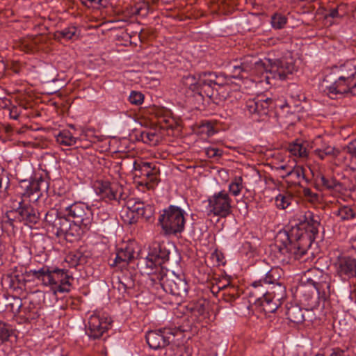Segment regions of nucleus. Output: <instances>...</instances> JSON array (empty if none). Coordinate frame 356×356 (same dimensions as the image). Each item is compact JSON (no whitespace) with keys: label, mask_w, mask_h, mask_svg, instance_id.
Here are the masks:
<instances>
[{"label":"nucleus","mask_w":356,"mask_h":356,"mask_svg":"<svg viewBox=\"0 0 356 356\" xmlns=\"http://www.w3.org/2000/svg\"><path fill=\"white\" fill-rule=\"evenodd\" d=\"M319 226L320 217L311 211L296 213L287 229L280 232L275 238L279 251L289 259L306 261L303 257L318 234Z\"/></svg>","instance_id":"1"},{"label":"nucleus","mask_w":356,"mask_h":356,"mask_svg":"<svg viewBox=\"0 0 356 356\" xmlns=\"http://www.w3.org/2000/svg\"><path fill=\"white\" fill-rule=\"evenodd\" d=\"M324 91L331 99H337L339 95L356 92V65L348 60L335 66L332 72L323 79Z\"/></svg>","instance_id":"2"},{"label":"nucleus","mask_w":356,"mask_h":356,"mask_svg":"<svg viewBox=\"0 0 356 356\" xmlns=\"http://www.w3.org/2000/svg\"><path fill=\"white\" fill-rule=\"evenodd\" d=\"M42 185H47L42 178L32 181L23 180L20 183V188L24 191L20 193L21 200L17 202V211L18 221L23 222L26 225L32 226L40 220L39 212L29 202H35L40 198Z\"/></svg>","instance_id":"3"},{"label":"nucleus","mask_w":356,"mask_h":356,"mask_svg":"<svg viewBox=\"0 0 356 356\" xmlns=\"http://www.w3.org/2000/svg\"><path fill=\"white\" fill-rule=\"evenodd\" d=\"M184 213L183 209L175 205H170L162 211L158 218V224L161 227L165 235L176 236L184 231Z\"/></svg>","instance_id":"4"},{"label":"nucleus","mask_w":356,"mask_h":356,"mask_svg":"<svg viewBox=\"0 0 356 356\" xmlns=\"http://www.w3.org/2000/svg\"><path fill=\"white\" fill-rule=\"evenodd\" d=\"M258 65L265 71L266 74L265 77L268 81L270 79L285 80L296 70L295 63L291 58H266L261 63H258Z\"/></svg>","instance_id":"5"},{"label":"nucleus","mask_w":356,"mask_h":356,"mask_svg":"<svg viewBox=\"0 0 356 356\" xmlns=\"http://www.w3.org/2000/svg\"><path fill=\"white\" fill-rule=\"evenodd\" d=\"M209 214L225 218L232 213V199L227 192L222 190L215 193L207 199Z\"/></svg>","instance_id":"6"},{"label":"nucleus","mask_w":356,"mask_h":356,"mask_svg":"<svg viewBox=\"0 0 356 356\" xmlns=\"http://www.w3.org/2000/svg\"><path fill=\"white\" fill-rule=\"evenodd\" d=\"M68 218L72 222L82 225L83 227L90 229L93 220L94 211L83 202H74L64 209Z\"/></svg>","instance_id":"7"},{"label":"nucleus","mask_w":356,"mask_h":356,"mask_svg":"<svg viewBox=\"0 0 356 356\" xmlns=\"http://www.w3.org/2000/svg\"><path fill=\"white\" fill-rule=\"evenodd\" d=\"M161 285L164 291L175 296L182 298L188 293V286L185 279L172 272L161 277Z\"/></svg>","instance_id":"8"},{"label":"nucleus","mask_w":356,"mask_h":356,"mask_svg":"<svg viewBox=\"0 0 356 356\" xmlns=\"http://www.w3.org/2000/svg\"><path fill=\"white\" fill-rule=\"evenodd\" d=\"M275 106L272 98L257 96L245 102V111L250 115L261 118L268 115L275 108Z\"/></svg>","instance_id":"9"},{"label":"nucleus","mask_w":356,"mask_h":356,"mask_svg":"<svg viewBox=\"0 0 356 356\" xmlns=\"http://www.w3.org/2000/svg\"><path fill=\"white\" fill-rule=\"evenodd\" d=\"M70 280H73L72 275L68 270L59 268L51 269L49 266V273L47 274L45 285L53 286L56 291L60 293L68 292L70 290Z\"/></svg>","instance_id":"10"},{"label":"nucleus","mask_w":356,"mask_h":356,"mask_svg":"<svg viewBox=\"0 0 356 356\" xmlns=\"http://www.w3.org/2000/svg\"><path fill=\"white\" fill-rule=\"evenodd\" d=\"M112 321L106 314H95L90 316L86 334L90 338H100L111 325Z\"/></svg>","instance_id":"11"},{"label":"nucleus","mask_w":356,"mask_h":356,"mask_svg":"<svg viewBox=\"0 0 356 356\" xmlns=\"http://www.w3.org/2000/svg\"><path fill=\"white\" fill-rule=\"evenodd\" d=\"M222 75L218 76L212 72H203L197 76V94L202 97L211 98L214 94V86L222 85L219 81Z\"/></svg>","instance_id":"12"},{"label":"nucleus","mask_w":356,"mask_h":356,"mask_svg":"<svg viewBox=\"0 0 356 356\" xmlns=\"http://www.w3.org/2000/svg\"><path fill=\"white\" fill-rule=\"evenodd\" d=\"M95 191L106 202L111 200L120 201L124 200L126 197L124 195L122 186L108 181H97L95 182Z\"/></svg>","instance_id":"13"},{"label":"nucleus","mask_w":356,"mask_h":356,"mask_svg":"<svg viewBox=\"0 0 356 356\" xmlns=\"http://www.w3.org/2000/svg\"><path fill=\"white\" fill-rule=\"evenodd\" d=\"M175 334L170 328L152 330L146 334L145 338L149 346L152 349L165 348L173 340Z\"/></svg>","instance_id":"14"},{"label":"nucleus","mask_w":356,"mask_h":356,"mask_svg":"<svg viewBox=\"0 0 356 356\" xmlns=\"http://www.w3.org/2000/svg\"><path fill=\"white\" fill-rule=\"evenodd\" d=\"M66 212L63 214L56 209L47 211L44 217L45 222L52 227V231L57 236H63L67 231V227L70 220L66 217Z\"/></svg>","instance_id":"15"},{"label":"nucleus","mask_w":356,"mask_h":356,"mask_svg":"<svg viewBox=\"0 0 356 356\" xmlns=\"http://www.w3.org/2000/svg\"><path fill=\"white\" fill-rule=\"evenodd\" d=\"M329 276L327 273L318 268H311L305 275V284H301L298 287V291L300 294L306 296L307 292H309L310 288L311 289H314L316 285L321 284V281L327 279Z\"/></svg>","instance_id":"16"},{"label":"nucleus","mask_w":356,"mask_h":356,"mask_svg":"<svg viewBox=\"0 0 356 356\" xmlns=\"http://www.w3.org/2000/svg\"><path fill=\"white\" fill-rule=\"evenodd\" d=\"M329 276L327 273L318 268H311L305 275V284H301L298 287V291L300 294L306 296L307 292H309L310 288L311 289H314L316 285L321 284V281L327 279Z\"/></svg>","instance_id":"17"},{"label":"nucleus","mask_w":356,"mask_h":356,"mask_svg":"<svg viewBox=\"0 0 356 356\" xmlns=\"http://www.w3.org/2000/svg\"><path fill=\"white\" fill-rule=\"evenodd\" d=\"M336 272L341 278L356 277V259L349 257H339L335 264Z\"/></svg>","instance_id":"18"},{"label":"nucleus","mask_w":356,"mask_h":356,"mask_svg":"<svg viewBox=\"0 0 356 356\" xmlns=\"http://www.w3.org/2000/svg\"><path fill=\"white\" fill-rule=\"evenodd\" d=\"M314 143L318 147L314 149V152L321 160H323L326 156L333 158L339 156L340 150L325 143L321 136L316 137Z\"/></svg>","instance_id":"19"},{"label":"nucleus","mask_w":356,"mask_h":356,"mask_svg":"<svg viewBox=\"0 0 356 356\" xmlns=\"http://www.w3.org/2000/svg\"><path fill=\"white\" fill-rule=\"evenodd\" d=\"M281 271L282 270L279 268H273L266 274V277L264 280L254 281L252 284V286L255 290L254 293H256L258 291L263 289L262 287L264 286V284L270 286V285L273 286L280 283V280L281 278Z\"/></svg>","instance_id":"20"},{"label":"nucleus","mask_w":356,"mask_h":356,"mask_svg":"<svg viewBox=\"0 0 356 356\" xmlns=\"http://www.w3.org/2000/svg\"><path fill=\"white\" fill-rule=\"evenodd\" d=\"M112 285L120 294H124L128 290L134 288L135 281L130 273H123L120 276L112 278Z\"/></svg>","instance_id":"21"},{"label":"nucleus","mask_w":356,"mask_h":356,"mask_svg":"<svg viewBox=\"0 0 356 356\" xmlns=\"http://www.w3.org/2000/svg\"><path fill=\"white\" fill-rule=\"evenodd\" d=\"M333 289H331V277L321 281V284L316 285L314 289L309 290L308 294H306V300L312 298L315 292L317 293L318 298L325 300L330 295Z\"/></svg>","instance_id":"22"},{"label":"nucleus","mask_w":356,"mask_h":356,"mask_svg":"<svg viewBox=\"0 0 356 356\" xmlns=\"http://www.w3.org/2000/svg\"><path fill=\"white\" fill-rule=\"evenodd\" d=\"M251 70L252 65L248 64L247 63H238L235 61L228 66L227 70L229 74H227L225 77H230L234 79L243 78L245 75L248 74Z\"/></svg>","instance_id":"23"},{"label":"nucleus","mask_w":356,"mask_h":356,"mask_svg":"<svg viewBox=\"0 0 356 356\" xmlns=\"http://www.w3.org/2000/svg\"><path fill=\"white\" fill-rule=\"evenodd\" d=\"M159 174V169L156 167V164L151 163L150 168H148L144 178L142 180H139L138 183L140 186H145L149 189L152 188L158 183Z\"/></svg>","instance_id":"24"},{"label":"nucleus","mask_w":356,"mask_h":356,"mask_svg":"<svg viewBox=\"0 0 356 356\" xmlns=\"http://www.w3.org/2000/svg\"><path fill=\"white\" fill-rule=\"evenodd\" d=\"M83 227L79 223L70 222L67 227V231L64 232L63 236L70 242L77 241L85 232L89 230L84 229Z\"/></svg>","instance_id":"25"},{"label":"nucleus","mask_w":356,"mask_h":356,"mask_svg":"<svg viewBox=\"0 0 356 356\" xmlns=\"http://www.w3.org/2000/svg\"><path fill=\"white\" fill-rule=\"evenodd\" d=\"M134 248L129 245H126L125 247L118 251L113 263L111 266H115L122 264V266H124L134 258Z\"/></svg>","instance_id":"26"},{"label":"nucleus","mask_w":356,"mask_h":356,"mask_svg":"<svg viewBox=\"0 0 356 356\" xmlns=\"http://www.w3.org/2000/svg\"><path fill=\"white\" fill-rule=\"evenodd\" d=\"M282 178H289V181L294 185H301L302 180L308 181L305 176V169L302 166L296 165L282 175Z\"/></svg>","instance_id":"27"},{"label":"nucleus","mask_w":356,"mask_h":356,"mask_svg":"<svg viewBox=\"0 0 356 356\" xmlns=\"http://www.w3.org/2000/svg\"><path fill=\"white\" fill-rule=\"evenodd\" d=\"M269 294H261L262 296L257 299V303L262 307L265 313L275 312L281 305V300H275V298L270 297Z\"/></svg>","instance_id":"28"},{"label":"nucleus","mask_w":356,"mask_h":356,"mask_svg":"<svg viewBox=\"0 0 356 356\" xmlns=\"http://www.w3.org/2000/svg\"><path fill=\"white\" fill-rule=\"evenodd\" d=\"M208 302L205 299H199L197 301L189 302L186 309L195 317L204 316L208 309Z\"/></svg>","instance_id":"29"},{"label":"nucleus","mask_w":356,"mask_h":356,"mask_svg":"<svg viewBox=\"0 0 356 356\" xmlns=\"http://www.w3.org/2000/svg\"><path fill=\"white\" fill-rule=\"evenodd\" d=\"M138 266L146 274L154 273L157 268H161V264L156 260V257H153L151 253H149L145 258H142L139 260Z\"/></svg>","instance_id":"30"},{"label":"nucleus","mask_w":356,"mask_h":356,"mask_svg":"<svg viewBox=\"0 0 356 356\" xmlns=\"http://www.w3.org/2000/svg\"><path fill=\"white\" fill-rule=\"evenodd\" d=\"M286 315L291 322L296 324L302 323L305 321L304 311L298 305L287 307Z\"/></svg>","instance_id":"31"},{"label":"nucleus","mask_w":356,"mask_h":356,"mask_svg":"<svg viewBox=\"0 0 356 356\" xmlns=\"http://www.w3.org/2000/svg\"><path fill=\"white\" fill-rule=\"evenodd\" d=\"M81 31L78 28L74 25L69 26L62 30L57 31L55 33V37L60 39H65L67 40H76L80 36Z\"/></svg>","instance_id":"32"},{"label":"nucleus","mask_w":356,"mask_h":356,"mask_svg":"<svg viewBox=\"0 0 356 356\" xmlns=\"http://www.w3.org/2000/svg\"><path fill=\"white\" fill-rule=\"evenodd\" d=\"M257 293L260 294L270 293V297L275 298V300H281L285 297V287L281 283H278L273 286H268L266 289H261Z\"/></svg>","instance_id":"33"},{"label":"nucleus","mask_w":356,"mask_h":356,"mask_svg":"<svg viewBox=\"0 0 356 356\" xmlns=\"http://www.w3.org/2000/svg\"><path fill=\"white\" fill-rule=\"evenodd\" d=\"M135 212L137 215L144 218L147 221L149 222L153 219L154 209L150 205L144 207L143 203H136L133 210L130 211V213L133 215Z\"/></svg>","instance_id":"34"},{"label":"nucleus","mask_w":356,"mask_h":356,"mask_svg":"<svg viewBox=\"0 0 356 356\" xmlns=\"http://www.w3.org/2000/svg\"><path fill=\"white\" fill-rule=\"evenodd\" d=\"M288 150L294 156L300 158H305L308 155L306 142H300L296 140L290 143L288 147Z\"/></svg>","instance_id":"35"},{"label":"nucleus","mask_w":356,"mask_h":356,"mask_svg":"<svg viewBox=\"0 0 356 356\" xmlns=\"http://www.w3.org/2000/svg\"><path fill=\"white\" fill-rule=\"evenodd\" d=\"M58 143L65 146H72L76 143L77 138L67 129L60 131L56 136Z\"/></svg>","instance_id":"36"},{"label":"nucleus","mask_w":356,"mask_h":356,"mask_svg":"<svg viewBox=\"0 0 356 356\" xmlns=\"http://www.w3.org/2000/svg\"><path fill=\"white\" fill-rule=\"evenodd\" d=\"M152 162H147L143 161H135L133 166V175L135 179H139L142 180L147 172L149 168H150Z\"/></svg>","instance_id":"37"},{"label":"nucleus","mask_w":356,"mask_h":356,"mask_svg":"<svg viewBox=\"0 0 356 356\" xmlns=\"http://www.w3.org/2000/svg\"><path fill=\"white\" fill-rule=\"evenodd\" d=\"M22 305V300L19 297L10 296L6 298V307L15 315L19 314Z\"/></svg>","instance_id":"38"},{"label":"nucleus","mask_w":356,"mask_h":356,"mask_svg":"<svg viewBox=\"0 0 356 356\" xmlns=\"http://www.w3.org/2000/svg\"><path fill=\"white\" fill-rule=\"evenodd\" d=\"M4 281L8 283L10 288H21L25 284V280L22 275L15 273H10L6 275Z\"/></svg>","instance_id":"39"},{"label":"nucleus","mask_w":356,"mask_h":356,"mask_svg":"<svg viewBox=\"0 0 356 356\" xmlns=\"http://www.w3.org/2000/svg\"><path fill=\"white\" fill-rule=\"evenodd\" d=\"M152 255L156 257V260L159 261L161 266L169 260L170 252L165 247L159 245L158 248H155L152 252Z\"/></svg>","instance_id":"40"},{"label":"nucleus","mask_w":356,"mask_h":356,"mask_svg":"<svg viewBox=\"0 0 356 356\" xmlns=\"http://www.w3.org/2000/svg\"><path fill=\"white\" fill-rule=\"evenodd\" d=\"M65 261L71 267H76L86 263V258L81 252L70 253L66 257Z\"/></svg>","instance_id":"41"},{"label":"nucleus","mask_w":356,"mask_h":356,"mask_svg":"<svg viewBox=\"0 0 356 356\" xmlns=\"http://www.w3.org/2000/svg\"><path fill=\"white\" fill-rule=\"evenodd\" d=\"M49 273V266H44L38 270H30L26 271L25 274L27 277L33 276L38 280H41L45 285L47 274Z\"/></svg>","instance_id":"42"},{"label":"nucleus","mask_w":356,"mask_h":356,"mask_svg":"<svg viewBox=\"0 0 356 356\" xmlns=\"http://www.w3.org/2000/svg\"><path fill=\"white\" fill-rule=\"evenodd\" d=\"M293 200V197L289 194H279L275 197V204L280 209H286Z\"/></svg>","instance_id":"43"},{"label":"nucleus","mask_w":356,"mask_h":356,"mask_svg":"<svg viewBox=\"0 0 356 356\" xmlns=\"http://www.w3.org/2000/svg\"><path fill=\"white\" fill-rule=\"evenodd\" d=\"M13 333L12 327L9 324L0 321V342L8 341Z\"/></svg>","instance_id":"44"},{"label":"nucleus","mask_w":356,"mask_h":356,"mask_svg":"<svg viewBox=\"0 0 356 356\" xmlns=\"http://www.w3.org/2000/svg\"><path fill=\"white\" fill-rule=\"evenodd\" d=\"M318 178L320 179L321 184L327 189H337L341 186V184L334 178H326L324 175H320Z\"/></svg>","instance_id":"45"},{"label":"nucleus","mask_w":356,"mask_h":356,"mask_svg":"<svg viewBox=\"0 0 356 356\" xmlns=\"http://www.w3.org/2000/svg\"><path fill=\"white\" fill-rule=\"evenodd\" d=\"M287 22V18L281 13H275L271 17V25L275 29L284 28Z\"/></svg>","instance_id":"46"},{"label":"nucleus","mask_w":356,"mask_h":356,"mask_svg":"<svg viewBox=\"0 0 356 356\" xmlns=\"http://www.w3.org/2000/svg\"><path fill=\"white\" fill-rule=\"evenodd\" d=\"M243 186V179L241 177H236L229 185V191L234 195L240 194Z\"/></svg>","instance_id":"47"},{"label":"nucleus","mask_w":356,"mask_h":356,"mask_svg":"<svg viewBox=\"0 0 356 356\" xmlns=\"http://www.w3.org/2000/svg\"><path fill=\"white\" fill-rule=\"evenodd\" d=\"M182 83L186 87L197 94V78L195 76L188 74L184 76Z\"/></svg>","instance_id":"48"},{"label":"nucleus","mask_w":356,"mask_h":356,"mask_svg":"<svg viewBox=\"0 0 356 356\" xmlns=\"http://www.w3.org/2000/svg\"><path fill=\"white\" fill-rule=\"evenodd\" d=\"M355 213L352 208L348 206L340 207L337 211L338 216L342 220H347L355 217Z\"/></svg>","instance_id":"49"},{"label":"nucleus","mask_w":356,"mask_h":356,"mask_svg":"<svg viewBox=\"0 0 356 356\" xmlns=\"http://www.w3.org/2000/svg\"><path fill=\"white\" fill-rule=\"evenodd\" d=\"M344 149H346L347 153L350 154L352 163L355 164L353 169L356 170V138L350 142L344 147Z\"/></svg>","instance_id":"50"},{"label":"nucleus","mask_w":356,"mask_h":356,"mask_svg":"<svg viewBox=\"0 0 356 356\" xmlns=\"http://www.w3.org/2000/svg\"><path fill=\"white\" fill-rule=\"evenodd\" d=\"M129 101L131 104L141 105L144 101V95L140 92L133 90L129 96Z\"/></svg>","instance_id":"51"},{"label":"nucleus","mask_w":356,"mask_h":356,"mask_svg":"<svg viewBox=\"0 0 356 356\" xmlns=\"http://www.w3.org/2000/svg\"><path fill=\"white\" fill-rule=\"evenodd\" d=\"M92 211L96 213L97 220L100 222H103L108 220L110 217V213L104 207H98Z\"/></svg>","instance_id":"52"},{"label":"nucleus","mask_w":356,"mask_h":356,"mask_svg":"<svg viewBox=\"0 0 356 356\" xmlns=\"http://www.w3.org/2000/svg\"><path fill=\"white\" fill-rule=\"evenodd\" d=\"M23 312L27 318H35L39 316L38 314V310L32 302H30L29 305L23 309Z\"/></svg>","instance_id":"53"},{"label":"nucleus","mask_w":356,"mask_h":356,"mask_svg":"<svg viewBox=\"0 0 356 356\" xmlns=\"http://www.w3.org/2000/svg\"><path fill=\"white\" fill-rule=\"evenodd\" d=\"M15 222V221L13 220L12 218H9V217L6 218L5 216H3L1 219L2 229L6 232H14Z\"/></svg>","instance_id":"54"},{"label":"nucleus","mask_w":356,"mask_h":356,"mask_svg":"<svg viewBox=\"0 0 356 356\" xmlns=\"http://www.w3.org/2000/svg\"><path fill=\"white\" fill-rule=\"evenodd\" d=\"M156 134L154 132L143 131L141 134L142 140L145 143H150L155 142Z\"/></svg>","instance_id":"55"},{"label":"nucleus","mask_w":356,"mask_h":356,"mask_svg":"<svg viewBox=\"0 0 356 356\" xmlns=\"http://www.w3.org/2000/svg\"><path fill=\"white\" fill-rule=\"evenodd\" d=\"M303 195L309 202H315L318 200V195L312 191L309 188H303Z\"/></svg>","instance_id":"56"},{"label":"nucleus","mask_w":356,"mask_h":356,"mask_svg":"<svg viewBox=\"0 0 356 356\" xmlns=\"http://www.w3.org/2000/svg\"><path fill=\"white\" fill-rule=\"evenodd\" d=\"M132 13L134 15L146 16L148 13V6L147 5L139 7L136 6L134 8V10H133Z\"/></svg>","instance_id":"57"},{"label":"nucleus","mask_w":356,"mask_h":356,"mask_svg":"<svg viewBox=\"0 0 356 356\" xmlns=\"http://www.w3.org/2000/svg\"><path fill=\"white\" fill-rule=\"evenodd\" d=\"M82 3L88 7H98L102 5L103 0H81Z\"/></svg>","instance_id":"58"},{"label":"nucleus","mask_w":356,"mask_h":356,"mask_svg":"<svg viewBox=\"0 0 356 356\" xmlns=\"http://www.w3.org/2000/svg\"><path fill=\"white\" fill-rule=\"evenodd\" d=\"M4 216L6 218L9 217V218H12L14 221L18 220V211H17V207L13 205V209L7 211Z\"/></svg>","instance_id":"59"},{"label":"nucleus","mask_w":356,"mask_h":356,"mask_svg":"<svg viewBox=\"0 0 356 356\" xmlns=\"http://www.w3.org/2000/svg\"><path fill=\"white\" fill-rule=\"evenodd\" d=\"M221 151L219 149L213 147H208L206 149V153L209 157L213 158L221 155Z\"/></svg>","instance_id":"60"},{"label":"nucleus","mask_w":356,"mask_h":356,"mask_svg":"<svg viewBox=\"0 0 356 356\" xmlns=\"http://www.w3.org/2000/svg\"><path fill=\"white\" fill-rule=\"evenodd\" d=\"M202 128L203 131H205L209 136H213L215 132L213 126L209 122L204 123Z\"/></svg>","instance_id":"61"},{"label":"nucleus","mask_w":356,"mask_h":356,"mask_svg":"<svg viewBox=\"0 0 356 356\" xmlns=\"http://www.w3.org/2000/svg\"><path fill=\"white\" fill-rule=\"evenodd\" d=\"M224 300L226 302H231L238 297V293H223Z\"/></svg>","instance_id":"62"},{"label":"nucleus","mask_w":356,"mask_h":356,"mask_svg":"<svg viewBox=\"0 0 356 356\" xmlns=\"http://www.w3.org/2000/svg\"><path fill=\"white\" fill-rule=\"evenodd\" d=\"M9 116L11 119H13V120H17L19 116V112L18 111V108L16 106H13L10 110H9Z\"/></svg>","instance_id":"63"},{"label":"nucleus","mask_w":356,"mask_h":356,"mask_svg":"<svg viewBox=\"0 0 356 356\" xmlns=\"http://www.w3.org/2000/svg\"><path fill=\"white\" fill-rule=\"evenodd\" d=\"M216 287L218 288V290H225L227 289H232L233 291H235V287L234 286L229 285V282L227 281V284H222L221 282H219L217 284Z\"/></svg>","instance_id":"64"}]
</instances>
